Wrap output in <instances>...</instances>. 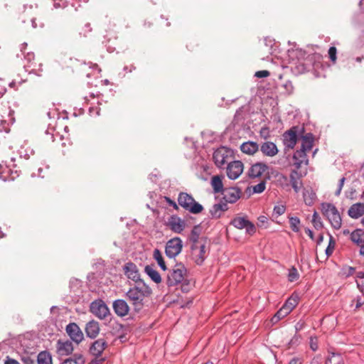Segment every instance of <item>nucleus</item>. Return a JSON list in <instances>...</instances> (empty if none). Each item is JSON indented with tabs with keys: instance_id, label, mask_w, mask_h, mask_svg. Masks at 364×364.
<instances>
[{
	"instance_id": "f257e3e1",
	"label": "nucleus",
	"mask_w": 364,
	"mask_h": 364,
	"mask_svg": "<svg viewBox=\"0 0 364 364\" xmlns=\"http://www.w3.org/2000/svg\"><path fill=\"white\" fill-rule=\"evenodd\" d=\"M151 293V289L144 282L140 281L129 288L126 296L134 306V311H139L144 305V299L149 297Z\"/></svg>"
},
{
	"instance_id": "f03ea898",
	"label": "nucleus",
	"mask_w": 364,
	"mask_h": 364,
	"mask_svg": "<svg viewBox=\"0 0 364 364\" xmlns=\"http://www.w3.org/2000/svg\"><path fill=\"white\" fill-rule=\"evenodd\" d=\"M321 210L325 216L331 227L335 230H339L342 226V218L337 208L331 203H322Z\"/></svg>"
},
{
	"instance_id": "7ed1b4c3",
	"label": "nucleus",
	"mask_w": 364,
	"mask_h": 364,
	"mask_svg": "<svg viewBox=\"0 0 364 364\" xmlns=\"http://www.w3.org/2000/svg\"><path fill=\"white\" fill-rule=\"evenodd\" d=\"M178 203L184 210L193 214H198L203 210V207L201 204L196 202L191 195L185 192L179 193Z\"/></svg>"
},
{
	"instance_id": "20e7f679",
	"label": "nucleus",
	"mask_w": 364,
	"mask_h": 364,
	"mask_svg": "<svg viewBox=\"0 0 364 364\" xmlns=\"http://www.w3.org/2000/svg\"><path fill=\"white\" fill-rule=\"evenodd\" d=\"M213 158L216 166L223 168L232 161L233 152L230 149L220 146L214 151Z\"/></svg>"
},
{
	"instance_id": "39448f33",
	"label": "nucleus",
	"mask_w": 364,
	"mask_h": 364,
	"mask_svg": "<svg viewBox=\"0 0 364 364\" xmlns=\"http://www.w3.org/2000/svg\"><path fill=\"white\" fill-rule=\"evenodd\" d=\"M186 268L182 264H177L170 271L167 276V285L168 287L176 286L184 281L186 274Z\"/></svg>"
},
{
	"instance_id": "423d86ee",
	"label": "nucleus",
	"mask_w": 364,
	"mask_h": 364,
	"mask_svg": "<svg viewBox=\"0 0 364 364\" xmlns=\"http://www.w3.org/2000/svg\"><path fill=\"white\" fill-rule=\"evenodd\" d=\"M208 243L197 242L196 245H191V257L195 263L201 265L207 257Z\"/></svg>"
},
{
	"instance_id": "0eeeda50",
	"label": "nucleus",
	"mask_w": 364,
	"mask_h": 364,
	"mask_svg": "<svg viewBox=\"0 0 364 364\" xmlns=\"http://www.w3.org/2000/svg\"><path fill=\"white\" fill-rule=\"evenodd\" d=\"M90 312L98 318L102 320L109 314V309L102 299L93 301L90 306Z\"/></svg>"
},
{
	"instance_id": "6e6552de",
	"label": "nucleus",
	"mask_w": 364,
	"mask_h": 364,
	"mask_svg": "<svg viewBox=\"0 0 364 364\" xmlns=\"http://www.w3.org/2000/svg\"><path fill=\"white\" fill-rule=\"evenodd\" d=\"M183 248V242L180 237L169 240L166 245L165 253L169 258H174L179 255Z\"/></svg>"
},
{
	"instance_id": "1a4fd4ad",
	"label": "nucleus",
	"mask_w": 364,
	"mask_h": 364,
	"mask_svg": "<svg viewBox=\"0 0 364 364\" xmlns=\"http://www.w3.org/2000/svg\"><path fill=\"white\" fill-rule=\"evenodd\" d=\"M230 225L240 230L245 228L246 232L251 235L256 232L255 225L245 217H236L233 218L230 222Z\"/></svg>"
},
{
	"instance_id": "9d476101",
	"label": "nucleus",
	"mask_w": 364,
	"mask_h": 364,
	"mask_svg": "<svg viewBox=\"0 0 364 364\" xmlns=\"http://www.w3.org/2000/svg\"><path fill=\"white\" fill-rule=\"evenodd\" d=\"M244 166L240 161H232L226 166L228 177L231 180H235L243 172Z\"/></svg>"
},
{
	"instance_id": "9b49d317",
	"label": "nucleus",
	"mask_w": 364,
	"mask_h": 364,
	"mask_svg": "<svg viewBox=\"0 0 364 364\" xmlns=\"http://www.w3.org/2000/svg\"><path fill=\"white\" fill-rule=\"evenodd\" d=\"M221 194L224 203H235L241 198L242 191L237 187H228L225 188Z\"/></svg>"
},
{
	"instance_id": "f8f14e48",
	"label": "nucleus",
	"mask_w": 364,
	"mask_h": 364,
	"mask_svg": "<svg viewBox=\"0 0 364 364\" xmlns=\"http://www.w3.org/2000/svg\"><path fill=\"white\" fill-rule=\"evenodd\" d=\"M66 332L71 340L79 344L84 338L83 333L75 323H70L66 326Z\"/></svg>"
},
{
	"instance_id": "ddd939ff",
	"label": "nucleus",
	"mask_w": 364,
	"mask_h": 364,
	"mask_svg": "<svg viewBox=\"0 0 364 364\" xmlns=\"http://www.w3.org/2000/svg\"><path fill=\"white\" fill-rule=\"evenodd\" d=\"M186 225L185 220L177 215L171 216L168 221V227L176 233L182 232L186 228Z\"/></svg>"
},
{
	"instance_id": "4468645a",
	"label": "nucleus",
	"mask_w": 364,
	"mask_h": 364,
	"mask_svg": "<svg viewBox=\"0 0 364 364\" xmlns=\"http://www.w3.org/2000/svg\"><path fill=\"white\" fill-rule=\"evenodd\" d=\"M73 346L71 341H63L58 340L56 343V352L59 356H67L73 351Z\"/></svg>"
},
{
	"instance_id": "2eb2a0df",
	"label": "nucleus",
	"mask_w": 364,
	"mask_h": 364,
	"mask_svg": "<svg viewBox=\"0 0 364 364\" xmlns=\"http://www.w3.org/2000/svg\"><path fill=\"white\" fill-rule=\"evenodd\" d=\"M267 168L268 166L265 164L257 162L250 166L247 171V175L251 178H259Z\"/></svg>"
},
{
	"instance_id": "dca6fc26",
	"label": "nucleus",
	"mask_w": 364,
	"mask_h": 364,
	"mask_svg": "<svg viewBox=\"0 0 364 364\" xmlns=\"http://www.w3.org/2000/svg\"><path fill=\"white\" fill-rule=\"evenodd\" d=\"M125 275L130 279L134 281L136 284L139 282V272L137 267L132 262L127 263L124 267Z\"/></svg>"
},
{
	"instance_id": "f3484780",
	"label": "nucleus",
	"mask_w": 364,
	"mask_h": 364,
	"mask_svg": "<svg viewBox=\"0 0 364 364\" xmlns=\"http://www.w3.org/2000/svg\"><path fill=\"white\" fill-rule=\"evenodd\" d=\"M113 309L117 316L123 317L128 314L129 307L124 299H117L113 302Z\"/></svg>"
},
{
	"instance_id": "a211bd4d",
	"label": "nucleus",
	"mask_w": 364,
	"mask_h": 364,
	"mask_svg": "<svg viewBox=\"0 0 364 364\" xmlns=\"http://www.w3.org/2000/svg\"><path fill=\"white\" fill-rule=\"evenodd\" d=\"M259 149L264 156L269 157L276 156L279 151L277 145L272 141L263 142Z\"/></svg>"
},
{
	"instance_id": "6ab92c4d",
	"label": "nucleus",
	"mask_w": 364,
	"mask_h": 364,
	"mask_svg": "<svg viewBox=\"0 0 364 364\" xmlns=\"http://www.w3.org/2000/svg\"><path fill=\"white\" fill-rule=\"evenodd\" d=\"M18 176L17 171L11 170L7 165L0 164V179L4 181H13Z\"/></svg>"
},
{
	"instance_id": "aec40b11",
	"label": "nucleus",
	"mask_w": 364,
	"mask_h": 364,
	"mask_svg": "<svg viewBox=\"0 0 364 364\" xmlns=\"http://www.w3.org/2000/svg\"><path fill=\"white\" fill-rule=\"evenodd\" d=\"M107 346V343L104 339L99 338L92 344L90 348V352L94 356L100 357Z\"/></svg>"
},
{
	"instance_id": "412c9836",
	"label": "nucleus",
	"mask_w": 364,
	"mask_h": 364,
	"mask_svg": "<svg viewBox=\"0 0 364 364\" xmlns=\"http://www.w3.org/2000/svg\"><path fill=\"white\" fill-rule=\"evenodd\" d=\"M228 210V205L226 203L220 202L214 204L210 209V214L213 218H220L222 215Z\"/></svg>"
},
{
	"instance_id": "4be33fe9",
	"label": "nucleus",
	"mask_w": 364,
	"mask_h": 364,
	"mask_svg": "<svg viewBox=\"0 0 364 364\" xmlns=\"http://www.w3.org/2000/svg\"><path fill=\"white\" fill-rule=\"evenodd\" d=\"M294 165L297 169L300 168L303 164H308L306 151L303 149L297 150L293 155Z\"/></svg>"
},
{
	"instance_id": "5701e85b",
	"label": "nucleus",
	"mask_w": 364,
	"mask_h": 364,
	"mask_svg": "<svg viewBox=\"0 0 364 364\" xmlns=\"http://www.w3.org/2000/svg\"><path fill=\"white\" fill-rule=\"evenodd\" d=\"M284 144L286 147L293 149L297 141V134L293 129L286 132L284 135Z\"/></svg>"
},
{
	"instance_id": "b1692460",
	"label": "nucleus",
	"mask_w": 364,
	"mask_h": 364,
	"mask_svg": "<svg viewBox=\"0 0 364 364\" xmlns=\"http://www.w3.org/2000/svg\"><path fill=\"white\" fill-rule=\"evenodd\" d=\"M100 332V325L96 321L92 320L89 321L85 326V333L87 337L95 338Z\"/></svg>"
},
{
	"instance_id": "393cba45",
	"label": "nucleus",
	"mask_w": 364,
	"mask_h": 364,
	"mask_svg": "<svg viewBox=\"0 0 364 364\" xmlns=\"http://www.w3.org/2000/svg\"><path fill=\"white\" fill-rule=\"evenodd\" d=\"M348 215L353 219H357L364 215V203H357L352 205L348 210Z\"/></svg>"
},
{
	"instance_id": "a878e982",
	"label": "nucleus",
	"mask_w": 364,
	"mask_h": 364,
	"mask_svg": "<svg viewBox=\"0 0 364 364\" xmlns=\"http://www.w3.org/2000/svg\"><path fill=\"white\" fill-rule=\"evenodd\" d=\"M259 148L257 143L252 141L244 142L240 146L242 152L248 155H253L259 150Z\"/></svg>"
},
{
	"instance_id": "bb28decb",
	"label": "nucleus",
	"mask_w": 364,
	"mask_h": 364,
	"mask_svg": "<svg viewBox=\"0 0 364 364\" xmlns=\"http://www.w3.org/2000/svg\"><path fill=\"white\" fill-rule=\"evenodd\" d=\"M210 184L213 189V192L215 193H222L225 189L223 183V176L218 175L213 176L211 178Z\"/></svg>"
},
{
	"instance_id": "cd10ccee",
	"label": "nucleus",
	"mask_w": 364,
	"mask_h": 364,
	"mask_svg": "<svg viewBox=\"0 0 364 364\" xmlns=\"http://www.w3.org/2000/svg\"><path fill=\"white\" fill-rule=\"evenodd\" d=\"M314 141V135L311 133H307L301 136V147L304 151H309L313 147Z\"/></svg>"
},
{
	"instance_id": "c85d7f7f",
	"label": "nucleus",
	"mask_w": 364,
	"mask_h": 364,
	"mask_svg": "<svg viewBox=\"0 0 364 364\" xmlns=\"http://www.w3.org/2000/svg\"><path fill=\"white\" fill-rule=\"evenodd\" d=\"M290 183L296 193H298L301 186V181L296 171H293L290 174Z\"/></svg>"
},
{
	"instance_id": "c756f323",
	"label": "nucleus",
	"mask_w": 364,
	"mask_h": 364,
	"mask_svg": "<svg viewBox=\"0 0 364 364\" xmlns=\"http://www.w3.org/2000/svg\"><path fill=\"white\" fill-rule=\"evenodd\" d=\"M299 303V296L296 294H293L284 303L283 306L291 313Z\"/></svg>"
},
{
	"instance_id": "7c9ffc66",
	"label": "nucleus",
	"mask_w": 364,
	"mask_h": 364,
	"mask_svg": "<svg viewBox=\"0 0 364 364\" xmlns=\"http://www.w3.org/2000/svg\"><path fill=\"white\" fill-rule=\"evenodd\" d=\"M350 239L354 243L360 246L364 243V232L360 229L354 230L350 235Z\"/></svg>"
},
{
	"instance_id": "2f4dec72",
	"label": "nucleus",
	"mask_w": 364,
	"mask_h": 364,
	"mask_svg": "<svg viewBox=\"0 0 364 364\" xmlns=\"http://www.w3.org/2000/svg\"><path fill=\"white\" fill-rule=\"evenodd\" d=\"M145 272L155 283L159 284L161 282V275L151 266H146Z\"/></svg>"
},
{
	"instance_id": "473e14b6",
	"label": "nucleus",
	"mask_w": 364,
	"mask_h": 364,
	"mask_svg": "<svg viewBox=\"0 0 364 364\" xmlns=\"http://www.w3.org/2000/svg\"><path fill=\"white\" fill-rule=\"evenodd\" d=\"M85 358L82 354L75 353L72 357L64 360L60 364H84Z\"/></svg>"
},
{
	"instance_id": "72a5a7b5",
	"label": "nucleus",
	"mask_w": 364,
	"mask_h": 364,
	"mask_svg": "<svg viewBox=\"0 0 364 364\" xmlns=\"http://www.w3.org/2000/svg\"><path fill=\"white\" fill-rule=\"evenodd\" d=\"M38 364H52V357L48 351H41L37 356Z\"/></svg>"
},
{
	"instance_id": "f704fd0d",
	"label": "nucleus",
	"mask_w": 364,
	"mask_h": 364,
	"mask_svg": "<svg viewBox=\"0 0 364 364\" xmlns=\"http://www.w3.org/2000/svg\"><path fill=\"white\" fill-rule=\"evenodd\" d=\"M326 364H344V362L341 354L333 353L328 355Z\"/></svg>"
},
{
	"instance_id": "c9c22d12",
	"label": "nucleus",
	"mask_w": 364,
	"mask_h": 364,
	"mask_svg": "<svg viewBox=\"0 0 364 364\" xmlns=\"http://www.w3.org/2000/svg\"><path fill=\"white\" fill-rule=\"evenodd\" d=\"M153 257L154 259L156 260L159 266L161 267V269L164 271H166L167 269L166 265L165 264V262L164 260L161 251L158 249H155L154 250Z\"/></svg>"
},
{
	"instance_id": "e433bc0d",
	"label": "nucleus",
	"mask_w": 364,
	"mask_h": 364,
	"mask_svg": "<svg viewBox=\"0 0 364 364\" xmlns=\"http://www.w3.org/2000/svg\"><path fill=\"white\" fill-rule=\"evenodd\" d=\"M290 313L282 306V307L274 314L272 318V323H276Z\"/></svg>"
},
{
	"instance_id": "4c0bfd02",
	"label": "nucleus",
	"mask_w": 364,
	"mask_h": 364,
	"mask_svg": "<svg viewBox=\"0 0 364 364\" xmlns=\"http://www.w3.org/2000/svg\"><path fill=\"white\" fill-rule=\"evenodd\" d=\"M190 241L191 242V245H196V243L199 242H201V243H208L207 239L205 237H199V235L195 230L191 231Z\"/></svg>"
},
{
	"instance_id": "58836bf2",
	"label": "nucleus",
	"mask_w": 364,
	"mask_h": 364,
	"mask_svg": "<svg viewBox=\"0 0 364 364\" xmlns=\"http://www.w3.org/2000/svg\"><path fill=\"white\" fill-rule=\"evenodd\" d=\"M290 228L292 231L298 232L300 230L299 225L301 223L300 219L298 217H289Z\"/></svg>"
},
{
	"instance_id": "ea45409f",
	"label": "nucleus",
	"mask_w": 364,
	"mask_h": 364,
	"mask_svg": "<svg viewBox=\"0 0 364 364\" xmlns=\"http://www.w3.org/2000/svg\"><path fill=\"white\" fill-rule=\"evenodd\" d=\"M311 222H312L314 227L316 230H319V229L322 228L323 226V222H322L321 218L319 217L317 212H316V211L313 214Z\"/></svg>"
},
{
	"instance_id": "a19ab883",
	"label": "nucleus",
	"mask_w": 364,
	"mask_h": 364,
	"mask_svg": "<svg viewBox=\"0 0 364 364\" xmlns=\"http://www.w3.org/2000/svg\"><path fill=\"white\" fill-rule=\"evenodd\" d=\"M287 277H288V280L290 282H295L297 279H299V274L296 268L294 267H291L289 269V273H288Z\"/></svg>"
},
{
	"instance_id": "79ce46f5",
	"label": "nucleus",
	"mask_w": 364,
	"mask_h": 364,
	"mask_svg": "<svg viewBox=\"0 0 364 364\" xmlns=\"http://www.w3.org/2000/svg\"><path fill=\"white\" fill-rule=\"evenodd\" d=\"M303 196L305 203L308 205H311L316 197L315 193L306 191L304 192Z\"/></svg>"
},
{
	"instance_id": "37998d69",
	"label": "nucleus",
	"mask_w": 364,
	"mask_h": 364,
	"mask_svg": "<svg viewBox=\"0 0 364 364\" xmlns=\"http://www.w3.org/2000/svg\"><path fill=\"white\" fill-rule=\"evenodd\" d=\"M26 46H27V43H23L21 45V51L23 53V55H24V58L28 63H31V61L33 60L35 58V55L33 52H28L27 53H26L25 49H26Z\"/></svg>"
},
{
	"instance_id": "c03bdc74",
	"label": "nucleus",
	"mask_w": 364,
	"mask_h": 364,
	"mask_svg": "<svg viewBox=\"0 0 364 364\" xmlns=\"http://www.w3.org/2000/svg\"><path fill=\"white\" fill-rule=\"evenodd\" d=\"M265 188H266L265 181H261L258 184L252 186L253 193H261L265 190Z\"/></svg>"
},
{
	"instance_id": "a18cd8bd",
	"label": "nucleus",
	"mask_w": 364,
	"mask_h": 364,
	"mask_svg": "<svg viewBox=\"0 0 364 364\" xmlns=\"http://www.w3.org/2000/svg\"><path fill=\"white\" fill-rule=\"evenodd\" d=\"M286 206L282 204L277 205L274 207L273 209V215L276 217L280 216L285 213Z\"/></svg>"
},
{
	"instance_id": "49530a36",
	"label": "nucleus",
	"mask_w": 364,
	"mask_h": 364,
	"mask_svg": "<svg viewBox=\"0 0 364 364\" xmlns=\"http://www.w3.org/2000/svg\"><path fill=\"white\" fill-rule=\"evenodd\" d=\"M335 248V241L331 235H330L329 242L327 248L326 249V255L329 257L331 256Z\"/></svg>"
},
{
	"instance_id": "de8ad7c7",
	"label": "nucleus",
	"mask_w": 364,
	"mask_h": 364,
	"mask_svg": "<svg viewBox=\"0 0 364 364\" xmlns=\"http://www.w3.org/2000/svg\"><path fill=\"white\" fill-rule=\"evenodd\" d=\"M296 72L298 73H303L306 71H308L309 70V66L306 65V64L298 62V64L295 66Z\"/></svg>"
},
{
	"instance_id": "09e8293b",
	"label": "nucleus",
	"mask_w": 364,
	"mask_h": 364,
	"mask_svg": "<svg viewBox=\"0 0 364 364\" xmlns=\"http://www.w3.org/2000/svg\"><path fill=\"white\" fill-rule=\"evenodd\" d=\"M276 176L277 178V181L282 186H288L289 180L287 176L282 173H277Z\"/></svg>"
},
{
	"instance_id": "8fccbe9b",
	"label": "nucleus",
	"mask_w": 364,
	"mask_h": 364,
	"mask_svg": "<svg viewBox=\"0 0 364 364\" xmlns=\"http://www.w3.org/2000/svg\"><path fill=\"white\" fill-rule=\"evenodd\" d=\"M328 56H329V58L331 59V60L335 63L336 62V59H337V56H336V54H337V50H336V48L334 47V46H331L328 49Z\"/></svg>"
},
{
	"instance_id": "3c124183",
	"label": "nucleus",
	"mask_w": 364,
	"mask_h": 364,
	"mask_svg": "<svg viewBox=\"0 0 364 364\" xmlns=\"http://www.w3.org/2000/svg\"><path fill=\"white\" fill-rule=\"evenodd\" d=\"M258 223L257 225L259 227L267 228L268 224V218L265 215H260L257 218Z\"/></svg>"
},
{
	"instance_id": "603ef678",
	"label": "nucleus",
	"mask_w": 364,
	"mask_h": 364,
	"mask_svg": "<svg viewBox=\"0 0 364 364\" xmlns=\"http://www.w3.org/2000/svg\"><path fill=\"white\" fill-rule=\"evenodd\" d=\"M310 348L312 350L316 351L318 349V340L316 337L310 338Z\"/></svg>"
},
{
	"instance_id": "864d4df0",
	"label": "nucleus",
	"mask_w": 364,
	"mask_h": 364,
	"mask_svg": "<svg viewBox=\"0 0 364 364\" xmlns=\"http://www.w3.org/2000/svg\"><path fill=\"white\" fill-rule=\"evenodd\" d=\"M346 181V178L345 177H342L340 180H339V183H338V188L336 190V191L335 192V195L336 196H340L341 194V192L342 191V188L343 187V185H344V182Z\"/></svg>"
},
{
	"instance_id": "5fc2aeb1",
	"label": "nucleus",
	"mask_w": 364,
	"mask_h": 364,
	"mask_svg": "<svg viewBox=\"0 0 364 364\" xmlns=\"http://www.w3.org/2000/svg\"><path fill=\"white\" fill-rule=\"evenodd\" d=\"M53 6L55 9L63 8L65 9L68 6V2L64 0H58V2H54Z\"/></svg>"
},
{
	"instance_id": "6e6d98bb",
	"label": "nucleus",
	"mask_w": 364,
	"mask_h": 364,
	"mask_svg": "<svg viewBox=\"0 0 364 364\" xmlns=\"http://www.w3.org/2000/svg\"><path fill=\"white\" fill-rule=\"evenodd\" d=\"M270 75L267 70H259L255 73V76L259 78L267 77Z\"/></svg>"
},
{
	"instance_id": "4d7b16f0",
	"label": "nucleus",
	"mask_w": 364,
	"mask_h": 364,
	"mask_svg": "<svg viewBox=\"0 0 364 364\" xmlns=\"http://www.w3.org/2000/svg\"><path fill=\"white\" fill-rule=\"evenodd\" d=\"M22 361L24 364H36L35 360L29 356L23 357Z\"/></svg>"
},
{
	"instance_id": "13d9d810",
	"label": "nucleus",
	"mask_w": 364,
	"mask_h": 364,
	"mask_svg": "<svg viewBox=\"0 0 364 364\" xmlns=\"http://www.w3.org/2000/svg\"><path fill=\"white\" fill-rule=\"evenodd\" d=\"M4 364H20L16 360L7 357Z\"/></svg>"
},
{
	"instance_id": "bf43d9fd",
	"label": "nucleus",
	"mask_w": 364,
	"mask_h": 364,
	"mask_svg": "<svg viewBox=\"0 0 364 364\" xmlns=\"http://www.w3.org/2000/svg\"><path fill=\"white\" fill-rule=\"evenodd\" d=\"M166 202L171 206H173L175 209H178V205L174 200H172L171 198L166 197Z\"/></svg>"
},
{
	"instance_id": "052dcab7",
	"label": "nucleus",
	"mask_w": 364,
	"mask_h": 364,
	"mask_svg": "<svg viewBox=\"0 0 364 364\" xmlns=\"http://www.w3.org/2000/svg\"><path fill=\"white\" fill-rule=\"evenodd\" d=\"M95 112V115H100V109L98 107H90L89 109V112L90 115H93V112Z\"/></svg>"
},
{
	"instance_id": "680f3d73",
	"label": "nucleus",
	"mask_w": 364,
	"mask_h": 364,
	"mask_svg": "<svg viewBox=\"0 0 364 364\" xmlns=\"http://www.w3.org/2000/svg\"><path fill=\"white\" fill-rule=\"evenodd\" d=\"M305 232L311 240H314V232L311 230H310L309 228H306Z\"/></svg>"
},
{
	"instance_id": "e2e57ef3",
	"label": "nucleus",
	"mask_w": 364,
	"mask_h": 364,
	"mask_svg": "<svg viewBox=\"0 0 364 364\" xmlns=\"http://www.w3.org/2000/svg\"><path fill=\"white\" fill-rule=\"evenodd\" d=\"M24 82V80H21V81H19V82H16V80H13L12 82H11L9 83V86H10V87L15 88L16 84L21 85L22 82Z\"/></svg>"
},
{
	"instance_id": "0e129e2a",
	"label": "nucleus",
	"mask_w": 364,
	"mask_h": 364,
	"mask_svg": "<svg viewBox=\"0 0 364 364\" xmlns=\"http://www.w3.org/2000/svg\"><path fill=\"white\" fill-rule=\"evenodd\" d=\"M362 305H363L362 299H361V298H358L356 301L355 309V310L358 309Z\"/></svg>"
},
{
	"instance_id": "69168bd1",
	"label": "nucleus",
	"mask_w": 364,
	"mask_h": 364,
	"mask_svg": "<svg viewBox=\"0 0 364 364\" xmlns=\"http://www.w3.org/2000/svg\"><path fill=\"white\" fill-rule=\"evenodd\" d=\"M92 31V28H91V26H90V23H86L85 25V33H84V36H85L86 33L87 32H90Z\"/></svg>"
},
{
	"instance_id": "338daca9",
	"label": "nucleus",
	"mask_w": 364,
	"mask_h": 364,
	"mask_svg": "<svg viewBox=\"0 0 364 364\" xmlns=\"http://www.w3.org/2000/svg\"><path fill=\"white\" fill-rule=\"evenodd\" d=\"M323 234H320L317 238V240H316V243L317 245H320L321 244V242H323Z\"/></svg>"
},
{
	"instance_id": "774afa93",
	"label": "nucleus",
	"mask_w": 364,
	"mask_h": 364,
	"mask_svg": "<svg viewBox=\"0 0 364 364\" xmlns=\"http://www.w3.org/2000/svg\"><path fill=\"white\" fill-rule=\"evenodd\" d=\"M289 364H301V363L298 358H293L289 361Z\"/></svg>"
}]
</instances>
